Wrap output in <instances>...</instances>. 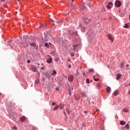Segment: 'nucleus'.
<instances>
[{"label": "nucleus", "instance_id": "nucleus-45", "mask_svg": "<svg viewBox=\"0 0 130 130\" xmlns=\"http://www.w3.org/2000/svg\"><path fill=\"white\" fill-rule=\"evenodd\" d=\"M27 63H30V60H27Z\"/></svg>", "mask_w": 130, "mask_h": 130}, {"label": "nucleus", "instance_id": "nucleus-54", "mask_svg": "<svg viewBox=\"0 0 130 130\" xmlns=\"http://www.w3.org/2000/svg\"><path fill=\"white\" fill-rule=\"evenodd\" d=\"M128 94H130V90H129V91H128Z\"/></svg>", "mask_w": 130, "mask_h": 130}, {"label": "nucleus", "instance_id": "nucleus-59", "mask_svg": "<svg viewBox=\"0 0 130 130\" xmlns=\"http://www.w3.org/2000/svg\"><path fill=\"white\" fill-rule=\"evenodd\" d=\"M49 45H51V44L50 43H49Z\"/></svg>", "mask_w": 130, "mask_h": 130}, {"label": "nucleus", "instance_id": "nucleus-18", "mask_svg": "<svg viewBox=\"0 0 130 130\" xmlns=\"http://www.w3.org/2000/svg\"><path fill=\"white\" fill-rule=\"evenodd\" d=\"M58 107H59L58 105H56L55 106V107L53 108V110H54V111L57 110V109H58Z\"/></svg>", "mask_w": 130, "mask_h": 130}, {"label": "nucleus", "instance_id": "nucleus-17", "mask_svg": "<svg viewBox=\"0 0 130 130\" xmlns=\"http://www.w3.org/2000/svg\"><path fill=\"white\" fill-rule=\"evenodd\" d=\"M118 93H119L118 90L115 91L113 93L114 96H116V95H118Z\"/></svg>", "mask_w": 130, "mask_h": 130}, {"label": "nucleus", "instance_id": "nucleus-38", "mask_svg": "<svg viewBox=\"0 0 130 130\" xmlns=\"http://www.w3.org/2000/svg\"><path fill=\"white\" fill-rule=\"evenodd\" d=\"M71 55L72 56H74L75 55V53H71Z\"/></svg>", "mask_w": 130, "mask_h": 130}, {"label": "nucleus", "instance_id": "nucleus-6", "mask_svg": "<svg viewBox=\"0 0 130 130\" xmlns=\"http://www.w3.org/2000/svg\"><path fill=\"white\" fill-rule=\"evenodd\" d=\"M45 75L46 78H47V79H48L49 80V79H50V78H51V76L50 75V73H46Z\"/></svg>", "mask_w": 130, "mask_h": 130}, {"label": "nucleus", "instance_id": "nucleus-22", "mask_svg": "<svg viewBox=\"0 0 130 130\" xmlns=\"http://www.w3.org/2000/svg\"><path fill=\"white\" fill-rule=\"evenodd\" d=\"M56 74H57L56 71L53 70V73L52 74V76H54V75H56Z\"/></svg>", "mask_w": 130, "mask_h": 130}, {"label": "nucleus", "instance_id": "nucleus-62", "mask_svg": "<svg viewBox=\"0 0 130 130\" xmlns=\"http://www.w3.org/2000/svg\"><path fill=\"white\" fill-rule=\"evenodd\" d=\"M74 2V0H72V3H73Z\"/></svg>", "mask_w": 130, "mask_h": 130}, {"label": "nucleus", "instance_id": "nucleus-36", "mask_svg": "<svg viewBox=\"0 0 130 130\" xmlns=\"http://www.w3.org/2000/svg\"><path fill=\"white\" fill-rule=\"evenodd\" d=\"M46 26H47L46 24H43V28H46Z\"/></svg>", "mask_w": 130, "mask_h": 130}, {"label": "nucleus", "instance_id": "nucleus-63", "mask_svg": "<svg viewBox=\"0 0 130 130\" xmlns=\"http://www.w3.org/2000/svg\"><path fill=\"white\" fill-rule=\"evenodd\" d=\"M62 59H63V58H62Z\"/></svg>", "mask_w": 130, "mask_h": 130}, {"label": "nucleus", "instance_id": "nucleus-58", "mask_svg": "<svg viewBox=\"0 0 130 130\" xmlns=\"http://www.w3.org/2000/svg\"><path fill=\"white\" fill-rule=\"evenodd\" d=\"M129 19H130V14H129Z\"/></svg>", "mask_w": 130, "mask_h": 130}, {"label": "nucleus", "instance_id": "nucleus-23", "mask_svg": "<svg viewBox=\"0 0 130 130\" xmlns=\"http://www.w3.org/2000/svg\"><path fill=\"white\" fill-rule=\"evenodd\" d=\"M63 107H64L63 105L60 104V105H59V108H60V109H63Z\"/></svg>", "mask_w": 130, "mask_h": 130}, {"label": "nucleus", "instance_id": "nucleus-46", "mask_svg": "<svg viewBox=\"0 0 130 130\" xmlns=\"http://www.w3.org/2000/svg\"><path fill=\"white\" fill-rule=\"evenodd\" d=\"M68 61H71V58L68 59Z\"/></svg>", "mask_w": 130, "mask_h": 130}, {"label": "nucleus", "instance_id": "nucleus-51", "mask_svg": "<svg viewBox=\"0 0 130 130\" xmlns=\"http://www.w3.org/2000/svg\"><path fill=\"white\" fill-rule=\"evenodd\" d=\"M126 67H129V65L128 64H127Z\"/></svg>", "mask_w": 130, "mask_h": 130}, {"label": "nucleus", "instance_id": "nucleus-33", "mask_svg": "<svg viewBox=\"0 0 130 130\" xmlns=\"http://www.w3.org/2000/svg\"><path fill=\"white\" fill-rule=\"evenodd\" d=\"M13 128V129H15V130H17L18 129V128H17V126H14Z\"/></svg>", "mask_w": 130, "mask_h": 130}, {"label": "nucleus", "instance_id": "nucleus-11", "mask_svg": "<svg viewBox=\"0 0 130 130\" xmlns=\"http://www.w3.org/2000/svg\"><path fill=\"white\" fill-rule=\"evenodd\" d=\"M84 22L86 24H89V23H90V19L88 18H85Z\"/></svg>", "mask_w": 130, "mask_h": 130}, {"label": "nucleus", "instance_id": "nucleus-52", "mask_svg": "<svg viewBox=\"0 0 130 130\" xmlns=\"http://www.w3.org/2000/svg\"><path fill=\"white\" fill-rule=\"evenodd\" d=\"M43 69H44V67L41 68V70H43Z\"/></svg>", "mask_w": 130, "mask_h": 130}, {"label": "nucleus", "instance_id": "nucleus-29", "mask_svg": "<svg viewBox=\"0 0 130 130\" xmlns=\"http://www.w3.org/2000/svg\"><path fill=\"white\" fill-rule=\"evenodd\" d=\"M88 72H89V73H92V72H94V69H90L88 70Z\"/></svg>", "mask_w": 130, "mask_h": 130}, {"label": "nucleus", "instance_id": "nucleus-9", "mask_svg": "<svg viewBox=\"0 0 130 130\" xmlns=\"http://www.w3.org/2000/svg\"><path fill=\"white\" fill-rule=\"evenodd\" d=\"M95 101V99H94V98H92V99H91L89 101V104H91L92 103V104H94V101Z\"/></svg>", "mask_w": 130, "mask_h": 130}, {"label": "nucleus", "instance_id": "nucleus-15", "mask_svg": "<svg viewBox=\"0 0 130 130\" xmlns=\"http://www.w3.org/2000/svg\"><path fill=\"white\" fill-rule=\"evenodd\" d=\"M124 66V62H123V61L121 62V63H120V69H123Z\"/></svg>", "mask_w": 130, "mask_h": 130}, {"label": "nucleus", "instance_id": "nucleus-39", "mask_svg": "<svg viewBox=\"0 0 130 130\" xmlns=\"http://www.w3.org/2000/svg\"><path fill=\"white\" fill-rule=\"evenodd\" d=\"M55 90H56V91H59V88L57 87L55 88Z\"/></svg>", "mask_w": 130, "mask_h": 130}, {"label": "nucleus", "instance_id": "nucleus-30", "mask_svg": "<svg viewBox=\"0 0 130 130\" xmlns=\"http://www.w3.org/2000/svg\"><path fill=\"white\" fill-rule=\"evenodd\" d=\"M72 90H73L72 87H71H71H70V88H69V94H70V95H71V91H72Z\"/></svg>", "mask_w": 130, "mask_h": 130}, {"label": "nucleus", "instance_id": "nucleus-3", "mask_svg": "<svg viewBox=\"0 0 130 130\" xmlns=\"http://www.w3.org/2000/svg\"><path fill=\"white\" fill-rule=\"evenodd\" d=\"M79 29H81L82 32H84V30H85V26H84V24H80L79 25Z\"/></svg>", "mask_w": 130, "mask_h": 130}, {"label": "nucleus", "instance_id": "nucleus-20", "mask_svg": "<svg viewBox=\"0 0 130 130\" xmlns=\"http://www.w3.org/2000/svg\"><path fill=\"white\" fill-rule=\"evenodd\" d=\"M122 110L124 112H128V109L126 108H124Z\"/></svg>", "mask_w": 130, "mask_h": 130}, {"label": "nucleus", "instance_id": "nucleus-13", "mask_svg": "<svg viewBox=\"0 0 130 130\" xmlns=\"http://www.w3.org/2000/svg\"><path fill=\"white\" fill-rule=\"evenodd\" d=\"M29 44H30V46L34 47V48H35V47H36V44H35V43H30Z\"/></svg>", "mask_w": 130, "mask_h": 130}, {"label": "nucleus", "instance_id": "nucleus-27", "mask_svg": "<svg viewBox=\"0 0 130 130\" xmlns=\"http://www.w3.org/2000/svg\"><path fill=\"white\" fill-rule=\"evenodd\" d=\"M94 80L95 82H98L99 81V79H96L95 78V76H93Z\"/></svg>", "mask_w": 130, "mask_h": 130}, {"label": "nucleus", "instance_id": "nucleus-26", "mask_svg": "<svg viewBox=\"0 0 130 130\" xmlns=\"http://www.w3.org/2000/svg\"><path fill=\"white\" fill-rule=\"evenodd\" d=\"M81 95L82 97H85V96H86L85 92H82Z\"/></svg>", "mask_w": 130, "mask_h": 130}, {"label": "nucleus", "instance_id": "nucleus-5", "mask_svg": "<svg viewBox=\"0 0 130 130\" xmlns=\"http://www.w3.org/2000/svg\"><path fill=\"white\" fill-rule=\"evenodd\" d=\"M49 40V38L47 37V36H45L44 38L42 39L43 42H46V41H48Z\"/></svg>", "mask_w": 130, "mask_h": 130}, {"label": "nucleus", "instance_id": "nucleus-8", "mask_svg": "<svg viewBox=\"0 0 130 130\" xmlns=\"http://www.w3.org/2000/svg\"><path fill=\"white\" fill-rule=\"evenodd\" d=\"M75 98L76 100H80L81 99V96H80V94H76L75 95Z\"/></svg>", "mask_w": 130, "mask_h": 130}, {"label": "nucleus", "instance_id": "nucleus-48", "mask_svg": "<svg viewBox=\"0 0 130 130\" xmlns=\"http://www.w3.org/2000/svg\"><path fill=\"white\" fill-rule=\"evenodd\" d=\"M55 61H58V59H56Z\"/></svg>", "mask_w": 130, "mask_h": 130}, {"label": "nucleus", "instance_id": "nucleus-37", "mask_svg": "<svg viewBox=\"0 0 130 130\" xmlns=\"http://www.w3.org/2000/svg\"><path fill=\"white\" fill-rule=\"evenodd\" d=\"M11 43H12V41H9L8 42L9 45H11Z\"/></svg>", "mask_w": 130, "mask_h": 130}, {"label": "nucleus", "instance_id": "nucleus-64", "mask_svg": "<svg viewBox=\"0 0 130 130\" xmlns=\"http://www.w3.org/2000/svg\"><path fill=\"white\" fill-rule=\"evenodd\" d=\"M122 17H123V16H122Z\"/></svg>", "mask_w": 130, "mask_h": 130}, {"label": "nucleus", "instance_id": "nucleus-31", "mask_svg": "<svg viewBox=\"0 0 130 130\" xmlns=\"http://www.w3.org/2000/svg\"><path fill=\"white\" fill-rule=\"evenodd\" d=\"M86 82L87 84H90V81L89 80V79H86Z\"/></svg>", "mask_w": 130, "mask_h": 130}, {"label": "nucleus", "instance_id": "nucleus-4", "mask_svg": "<svg viewBox=\"0 0 130 130\" xmlns=\"http://www.w3.org/2000/svg\"><path fill=\"white\" fill-rule=\"evenodd\" d=\"M51 21L53 22V25H55V23L58 24V23H59V21H58L57 19H52Z\"/></svg>", "mask_w": 130, "mask_h": 130}, {"label": "nucleus", "instance_id": "nucleus-42", "mask_svg": "<svg viewBox=\"0 0 130 130\" xmlns=\"http://www.w3.org/2000/svg\"><path fill=\"white\" fill-rule=\"evenodd\" d=\"M43 27V24H41V26L39 27V28H42Z\"/></svg>", "mask_w": 130, "mask_h": 130}, {"label": "nucleus", "instance_id": "nucleus-47", "mask_svg": "<svg viewBox=\"0 0 130 130\" xmlns=\"http://www.w3.org/2000/svg\"><path fill=\"white\" fill-rule=\"evenodd\" d=\"M83 76H85V75H86V73H85V72H84V73H83Z\"/></svg>", "mask_w": 130, "mask_h": 130}, {"label": "nucleus", "instance_id": "nucleus-25", "mask_svg": "<svg viewBox=\"0 0 130 130\" xmlns=\"http://www.w3.org/2000/svg\"><path fill=\"white\" fill-rule=\"evenodd\" d=\"M78 46V45H73V49H74V50L75 49H77V47Z\"/></svg>", "mask_w": 130, "mask_h": 130}, {"label": "nucleus", "instance_id": "nucleus-12", "mask_svg": "<svg viewBox=\"0 0 130 130\" xmlns=\"http://www.w3.org/2000/svg\"><path fill=\"white\" fill-rule=\"evenodd\" d=\"M20 120H21V121H22V122L25 121L26 120V117H25L24 116L21 117L20 118Z\"/></svg>", "mask_w": 130, "mask_h": 130}, {"label": "nucleus", "instance_id": "nucleus-1", "mask_svg": "<svg viewBox=\"0 0 130 130\" xmlns=\"http://www.w3.org/2000/svg\"><path fill=\"white\" fill-rule=\"evenodd\" d=\"M115 6L117 8H119V7H120V6H121V2H120V1H116L115 3Z\"/></svg>", "mask_w": 130, "mask_h": 130}, {"label": "nucleus", "instance_id": "nucleus-61", "mask_svg": "<svg viewBox=\"0 0 130 130\" xmlns=\"http://www.w3.org/2000/svg\"><path fill=\"white\" fill-rule=\"evenodd\" d=\"M63 113H66V112H65V111H64V112H63Z\"/></svg>", "mask_w": 130, "mask_h": 130}, {"label": "nucleus", "instance_id": "nucleus-56", "mask_svg": "<svg viewBox=\"0 0 130 130\" xmlns=\"http://www.w3.org/2000/svg\"><path fill=\"white\" fill-rule=\"evenodd\" d=\"M38 66H40V64L39 63H37Z\"/></svg>", "mask_w": 130, "mask_h": 130}, {"label": "nucleus", "instance_id": "nucleus-34", "mask_svg": "<svg viewBox=\"0 0 130 130\" xmlns=\"http://www.w3.org/2000/svg\"><path fill=\"white\" fill-rule=\"evenodd\" d=\"M107 9H109V10H110V9H111V7L109 5H107Z\"/></svg>", "mask_w": 130, "mask_h": 130}, {"label": "nucleus", "instance_id": "nucleus-19", "mask_svg": "<svg viewBox=\"0 0 130 130\" xmlns=\"http://www.w3.org/2000/svg\"><path fill=\"white\" fill-rule=\"evenodd\" d=\"M110 91H111V88H110V87H107V93H109V92H110Z\"/></svg>", "mask_w": 130, "mask_h": 130}, {"label": "nucleus", "instance_id": "nucleus-41", "mask_svg": "<svg viewBox=\"0 0 130 130\" xmlns=\"http://www.w3.org/2000/svg\"><path fill=\"white\" fill-rule=\"evenodd\" d=\"M75 76H79V72L76 73Z\"/></svg>", "mask_w": 130, "mask_h": 130}, {"label": "nucleus", "instance_id": "nucleus-60", "mask_svg": "<svg viewBox=\"0 0 130 130\" xmlns=\"http://www.w3.org/2000/svg\"><path fill=\"white\" fill-rule=\"evenodd\" d=\"M2 2H5V0H2Z\"/></svg>", "mask_w": 130, "mask_h": 130}, {"label": "nucleus", "instance_id": "nucleus-14", "mask_svg": "<svg viewBox=\"0 0 130 130\" xmlns=\"http://www.w3.org/2000/svg\"><path fill=\"white\" fill-rule=\"evenodd\" d=\"M52 60V58H50L47 60V62L48 63H51Z\"/></svg>", "mask_w": 130, "mask_h": 130}, {"label": "nucleus", "instance_id": "nucleus-57", "mask_svg": "<svg viewBox=\"0 0 130 130\" xmlns=\"http://www.w3.org/2000/svg\"><path fill=\"white\" fill-rule=\"evenodd\" d=\"M84 113H87V111H85Z\"/></svg>", "mask_w": 130, "mask_h": 130}, {"label": "nucleus", "instance_id": "nucleus-2", "mask_svg": "<svg viewBox=\"0 0 130 130\" xmlns=\"http://www.w3.org/2000/svg\"><path fill=\"white\" fill-rule=\"evenodd\" d=\"M107 37L108 39L111 41V42H113L114 40V38L112 37L111 35H108Z\"/></svg>", "mask_w": 130, "mask_h": 130}, {"label": "nucleus", "instance_id": "nucleus-40", "mask_svg": "<svg viewBox=\"0 0 130 130\" xmlns=\"http://www.w3.org/2000/svg\"><path fill=\"white\" fill-rule=\"evenodd\" d=\"M68 67L69 68V69H71V68H72V65H71V64H70L69 65Z\"/></svg>", "mask_w": 130, "mask_h": 130}, {"label": "nucleus", "instance_id": "nucleus-16", "mask_svg": "<svg viewBox=\"0 0 130 130\" xmlns=\"http://www.w3.org/2000/svg\"><path fill=\"white\" fill-rule=\"evenodd\" d=\"M126 123V122H125V121H120V124H121V125H124V124H125Z\"/></svg>", "mask_w": 130, "mask_h": 130}, {"label": "nucleus", "instance_id": "nucleus-24", "mask_svg": "<svg viewBox=\"0 0 130 130\" xmlns=\"http://www.w3.org/2000/svg\"><path fill=\"white\" fill-rule=\"evenodd\" d=\"M85 8H86V7L85 6H80V9L81 10H85Z\"/></svg>", "mask_w": 130, "mask_h": 130}, {"label": "nucleus", "instance_id": "nucleus-28", "mask_svg": "<svg viewBox=\"0 0 130 130\" xmlns=\"http://www.w3.org/2000/svg\"><path fill=\"white\" fill-rule=\"evenodd\" d=\"M45 46H46V47H49V45L47 43H45Z\"/></svg>", "mask_w": 130, "mask_h": 130}, {"label": "nucleus", "instance_id": "nucleus-7", "mask_svg": "<svg viewBox=\"0 0 130 130\" xmlns=\"http://www.w3.org/2000/svg\"><path fill=\"white\" fill-rule=\"evenodd\" d=\"M68 80L69 81V82H73V81L74 80V76L72 75H70L68 77Z\"/></svg>", "mask_w": 130, "mask_h": 130}, {"label": "nucleus", "instance_id": "nucleus-10", "mask_svg": "<svg viewBox=\"0 0 130 130\" xmlns=\"http://www.w3.org/2000/svg\"><path fill=\"white\" fill-rule=\"evenodd\" d=\"M121 78V74H118L116 76V80L118 81L119 79Z\"/></svg>", "mask_w": 130, "mask_h": 130}, {"label": "nucleus", "instance_id": "nucleus-32", "mask_svg": "<svg viewBox=\"0 0 130 130\" xmlns=\"http://www.w3.org/2000/svg\"><path fill=\"white\" fill-rule=\"evenodd\" d=\"M124 27L126 28H128V25H127V24H125Z\"/></svg>", "mask_w": 130, "mask_h": 130}, {"label": "nucleus", "instance_id": "nucleus-55", "mask_svg": "<svg viewBox=\"0 0 130 130\" xmlns=\"http://www.w3.org/2000/svg\"><path fill=\"white\" fill-rule=\"evenodd\" d=\"M67 112H68V114H70V112L68 111V110H67Z\"/></svg>", "mask_w": 130, "mask_h": 130}, {"label": "nucleus", "instance_id": "nucleus-44", "mask_svg": "<svg viewBox=\"0 0 130 130\" xmlns=\"http://www.w3.org/2000/svg\"><path fill=\"white\" fill-rule=\"evenodd\" d=\"M109 5H113V4L111 2H110V3H109Z\"/></svg>", "mask_w": 130, "mask_h": 130}, {"label": "nucleus", "instance_id": "nucleus-43", "mask_svg": "<svg viewBox=\"0 0 130 130\" xmlns=\"http://www.w3.org/2000/svg\"><path fill=\"white\" fill-rule=\"evenodd\" d=\"M52 106H54V105H55V103H53L52 104Z\"/></svg>", "mask_w": 130, "mask_h": 130}, {"label": "nucleus", "instance_id": "nucleus-35", "mask_svg": "<svg viewBox=\"0 0 130 130\" xmlns=\"http://www.w3.org/2000/svg\"><path fill=\"white\" fill-rule=\"evenodd\" d=\"M33 71L34 72H37V69H36V68H35L34 69H33Z\"/></svg>", "mask_w": 130, "mask_h": 130}, {"label": "nucleus", "instance_id": "nucleus-50", "mask_svg": "<svg viewBox=\"0 0 130 130\" xmlns=\"http://www.w3.org/2000/svg\"><path fill=\"white\" fill-rule=\"evenodd\" d=\"M43 81H45V78H43Z\"/></svg>", "mask_w": 130, "mask_h": 130}, {"label": "nucleus", "instance_id": "nucleus-53", "mask_svg": "<svg viewBox=\"0 0 130 130\" xmlns=\"http://www.w3.org/2000/svg\"><path fill=\"white\" fill-rule=\"evenodd\" d=\"M96 111H97V112H98L100 111V110H96Z\"/></svg>", "mask_w": 130, "mask_h": 130}, {"label": "nucleus", "instance_id": "nucleus-49", "mask_svg": "<svg viewBox=\"0 0 130 130\" xmlns=\"http://www.w3.org/2000/svg\"><path fill=\"white\" fill-rule=\"evenodd\" d=\"M101 85L100 84H98V87H100Z\"/></svg>", "mask_w": 130, "mask_h": 130}, {"label": "nucleus", "instance_id": "nucleus-21", "mask_svg": "<svg viewBox=\"0 0 130 130\" xmlns=\"http://www.w3.org/2000/svg\"><path fill=\"white\" fill-rule=\"evenodd\" d=\"M125 127L127 129H128V128H129V125L128 124H126L125 125Z\"/></svg>", "mask_w": 130, "mask_h": 130}]
</instances>
